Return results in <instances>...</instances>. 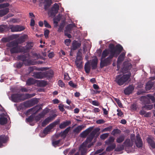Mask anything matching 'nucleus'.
<instances>
[{"instance_id": "nucleus-39", "label": "nucleus", "mask_w": 155, "mask_h": 155, "mask_svg": "<svg viewBox=\"0 0 155 155\" xmlns=\"http://www.w3.org/2000/svg\"><path fill=\"white\" fill-rule=\"evenodd\" d=\"M125 139V136L124 135H121L117 138L116 142L118 143L122 142Z\"/></svg>"}, {"instance_id": "nucleus-5", "label": "nucleus", "mask_w": 155, "mask_h": 155, "mask_svg": "<svg viewBox=\"0 0 155 155\" xmlns=\"http://www.w3.org/2000/svg\"><path fill=\"white\" fill-rule=\"evenodd\" d=\"M60 120H58L50 124L44 129L43 131V133L45 135H47L54 127L58 124Z\"/></svg>"}, {"instance_id": "nucleus-21", "label": "nucleus", "mask_w": 155, "mask_h": 155, "mask_svg": "<svg viewBox=\"0 0 155 155\" xmlns=\"http://www.w3.org/2000/svg\"><path fill=\"white\" fill-rule=\"evenodd\" d=\"M125 56V53L123 52L118 57L117 61V66L120 64L124 60Z\"/></svg>"}, {"instance_id": "nucleus-60", "label": "nucleus", "mask_w": 155, "mask_h": 155, "mask_svg": "<svg viewBox=\"0 0 155 155\" xmlns=\"http://www.w3.org/2000/svg\"><path fill=\"white\" fill-rule=\"evenodd\" d=\"M112 127L111 126H109L107 127H106L104 128L103 131L104 132L106 131H110L112 129Z\"/></svg>"}, {"instance_id": "nucleus-47", "label": "nucleus", "mask_w": 155, "mask_h": 155, "mask_svg": "<svg viewBox=\"0 0 155 155\" xmlns=\"http://www.w3.org/2000/svg\"><path fill=\"white\" fill-rule=\"evenodd\" d=\"M153 108V105H145L142 107V109L145 108L147 110H150Z\"/></svg>"}, {"instance_id": "nucleus-57", "label": "nucleus", "mask_w": 155, "mask_h": 155, "mask_svg": "<svg viewBox=\"0 0 155 155\" xmlns=\"http://www.w3.org/2000/svg\"><path fill=\"white\" fill-rule=\"evenodd\" d=\"M109 48L110 49V54L112 53V51H114V49L115 46H114V45L113 44H110L109 45Z\"/></svg>"}, {"instance_id": "nucleus-4", "label": "nucleus", "mask_w": 155, "mask_h": 155, "mask_svg": "<svg viewBox=\"0 0 155 155\" xmlns=\"http://www.w3.org/2000/svg\"><path fill=\"white\" fill-rule=\"evenodd\" d=\"M140 99L144 104H150V100H151L153 103L155 102L154 97L150 94H148L147 96H142L140 97Z\"/></svg>"}, {"instance_id": "nucleus-9", "label": "nucleus", "mask_w": 155, "mask_h": 155, "mask_svg": "<svg viewBox=\"0 0 155 155\" xmlns=\"http://www.w3.org/2000/svg\"><path fill=\"white\" fill-rule=\"evenodd\" d=\"M10 28L12 32L20 31L25 29L24 26L20 25H11L10 26Z\"/></svg>"}, {"instance_id": "nucleus-44", "label": "nucleus", "mask_w": 155, "mask_h": 155, "mask_svg": "<svg viewBox=\"0 0 155 155\" xmlns=\"http://www.w3.org/2000/svg\"><path fill=\"white\" fill-rule=\"evenodd\" d=\"M23 105L25 107L28 108L32 107L30 100L27 101L23 103Z\"/></svg>"}, {"instance_id": "nucleus-16", "label": "nucleus", "mask_w": 155, "mask_h": 155, "mask_svg": "<svg viewBox=\"0 0 155 155\" xmlns=\"http://www.w3.org/2000/svg\"><path fill=\"white\" fill-rule=\"evenodd\" d=\"M54 74V72L52 71L44 72V78H46L48 79H51L53 77Z\"/></svg>"}, {"instance_id": "nucleus-64", "label": "nucleus", "mask_w": 155, "mask_h": 155, "mask_svg": "<svg viewBox=\"0 0 155 155\" xmlns=\"http://www.w3.org/2000/svg\"><path fill=\"white\" fill-rule=\"evenodd\" d=\"M105 122V121L103 119H99L96 121L97 124H101Z\"/></svg>"}, {"instance_id": "nucleus-42", "label": "nucleus", "mask_w": 155, "mask_h": 155, "mask_svg": "<svg viewBox=\"0 0 155 155\" xmlns=\"http://www.w3.org/2000/svg\"><path fill=\"white\" fill-rule=\"evenodd\" d=\"M18 43V45L19 44H21L23 43L25 41V38L24 36H21L18 38L15 41Z\"/></svg>"}, {"instance_id": "nucleus-38", "label": "nucleus", "mask_w": 155, "mask_h": 155, "mask_svg": "<svg viewBox=\"0 0 155 155\" xmlns=\"http://www.w3.org/2000/svg\"><path fill=\"white\" fill-rule=\"evenodd\" d=\"M82 59V53L80 51H78L77 53V56L75 60L81 61Z\"/></svg>"}, {"instance_id": "nucleus-34", "label": "nucleus", "mask_w": 155, "mask_h": 155, "mask_svg": "<svg viewBox=\"0 0 155 155\" xmlns=\"http://www.w3.org/2000/svg\"><path fill=\"white\" fill-rule=\"evenodd\" d=\"M8 121L7 118L4 117H0V124L1 125H4L6 124Z\"/></svg>"}, {"instance_id": "nucleus-56", "label": "nucleus", "mask_w": 155, "mask_h": 155, "mask_svg": "<svg viewBox=\"0 0 155 155\" xmlns=\"http://www.w3.org/2000/svg\"><path fill=\"white\" fill-rule=\"evenodd\" d=\"M61 140H57L53 141L52 142V145L54 147H55L56 145L59 144Z\"/></svg>"}, {"instance_id": "nucleus-49", "label": "nucleus", "mask_w": 155, "mask_h": 155, "mask_svg": "<svg viewBox=\"0 0 155 155\" xmlns=\"http://www.w3.org/2000/svg\"><path fill=\"white\" fill-rule=\"evenodd\" d=\"M48 112V111L47 110H44L41 113L39 114L38 115L40 117V118H41L43 117Z\"/></svg>"}, {"instance_id": "nucleus-58", "label": "nucleus", "mask_w": 155, "mask_h": 155, "mask_svg": "<svg viewBox=\"0 0 155 155\" xmlns=\"http://www.w3.org/2000/svg\"><path fill=\"white\" fill-rule=\"evenodd\" d=\"M40 85L41 87H45L47 84V82L44 81H41L39 82Z\"/></svg>"}, {"instance_id": "nucleus-41", "label": "nucleus", "mask_w": 155, "mask_h": 155, "mask_svg": "<svg viewBox=\"0 0 155 155\" xmlns=\"http://www.w3.org/2000/svg\"><path fill=\"white\" fill-rule=\"evenodd\" d=\"M114 139L113 137H110L109 139L105 141V143L107 145H110L111 143L114 142Z\"/></svg>"}, {"instance_id": "nucleus-61", "label": "nucleus", "mask_w": 155, "mask_h": 155, "mask_svg": "<svg viewBox=\"0 0 155 155\" xmlns=\"http://www.w3.org/2000/svg\"><path fill=\"white\" fill-rule=\"evenodd\" d=\"M64 41L65 44L67 46H69L70 45L71 40L70 39H66Z\"/></svg>"}, {"instance_id": "nucleus-54", "label": "nucleus", "mask_w": 155, "mask_h": 155, "mask_svg": "<svg viewBox=\"0 0 155 155\" xmlns=\"http://www.w3.org/2000/svg\"><path fill=\"white\" fill-rule=\"evenodd\" d=\"M23 63L22 62H19L15 64L16 67L18 68H21L23 65Z\"/></svg>"}, {"instance_id": "nucleus-51", "label": "nucleus", "mask_w": 155, "mask_h": 155, "mask_svg": "<svg viewBox=\"0 0 155 155\" xmlns=\"http://www.w3.org/2000/svg\"><path fill=\"white\" fill-rule=\"evenodd\" d=\"M9 4L8 3H5L0 4V9L3 8L8 7L9 6Z\"/></svg>"}, {"instance_id": "nucleus-46", "label": "nucleus", "mask_w": 155, "mask_h": 155, "mask_svg": "<svg viewBox=\"0 0 155 155\" xmlns=\"http://www.w3.org/2000/svg\"><path fill=\"white\" fill-rule=\"evenodd\" d=\"M121 132V130L118 129H114L112 131L111 134L112 135L114 136L116 134H120Z\"/></svg>"}, {"instance_id": "nucleus-53", "label": "nucleus", "mask_w": 155, "mask_h": 155, "mask_svg": "<svg viewBox=\"0 0 155 155\" xmlns=\"http://www.w3.org/2000/svg\"><path fill=\"white\" fill-rule=\"evenodd\" d=\"M109 136V134L105 133L101 135L100 136V138L101 139L104 140L106 139Z\"/></svg>"}, {"instance_id": "nucleus-45", "label": "nucleus", "mask_w": 155, "mask_h": 155, "mask_svg": "<svg viewBox=\"0 0 155 155\" xmlns=\"http://www.w3.org/2000/svg\"><path fill=\"white\" fill-rule=\"evenodd\" d=\"M34 116L32 115H31L26 119V121L29 123L32 122L34 120Z\"/></svg>"}, {"instance_id": "nucleus-3", "label": "nucleus", "mask_w": 155, "mask_h": 155, "mask_svg": "<svg viewBox=\"0 0 155 155\" xmlns=\"http://www.w3.org/2000/svg\"><path fill=\"white\" fill-rule=\"evenodd\" d=\"M113 57V56L110 54L107 58H104V59H101L100 63V68H102L104 67L110 65Z\"/></svg>"}, {"instance_id": "nucleus-55", "label": "nucleus", "mask_w": 155, "mask_h": 155, "mask_svg": "<svg viewBox=\"0 0 155 155\" xmlns=\"http://www.w3.org/2000/svg\"><path fill=\"white\" fill-rule=\"evenodd\" d=\"M50 31L48 29H46L44 33V35L46 38H47L48 37V35L49 34Z\"/></svg>"}, {"instance_id": "nucleus-28", "label": "nucleus", "mask_w": 155, "mask_h": 155, "mask_svg": "<svg viewBox=\"0 0 155 155\" xmlns=\"http://www.w3.org/2000/svg\"><path fill=\"white\" fill-rule=\"evenodd\" d=\"M9 12L8 8H5L0 10V17H2L7 14Z\"/></svg>"}, {"instance_id": "nucleus-40", "label": "nucleus", "mask_w": 155, "mask_h": 155, "mask_svg": "<svg viewBox=\"0 0 155 155\" xmlns=\"http://www.w3.org/2000/svg\"><path fill=\"white\" fill-rule=\"evenodd\" d=\"M75 63L77 68L78 69L82 68V61L79 60L75 61Z\"/></svg>"}, {"instance_id": "nucleus-59", "label": "nucleus", "mask_w": 155, "mask_h": 155, "mask_svg": "<svg viewBox=\"0 0 155 155\" xmlns=\"http://www.w3.org/2000/svg\"><path fill=\"white\" fill-rule=\"evenodd\" d=\"M6 28L5 25H0V32H2L4 31Z\"/></svg>"}, {"instance_id": "nucleus-15", "label": "nucleus", "mask_w": 155, "mask_h": 155, "mask_svg": "<svg viewBox=\"0 0 155 155\" xmlns=\"http://www.w3.org/2000/svg\"><path fill=\"white\" fill-rule=\"evenodd\" d=\"M136 146L139 148L143 146V142L139 134L136 136V140L135 141Z\"/></svg>"}, {"instance_id": "nucleus-2", "label": "nucleus", "mask_w": 155, "mask_h": 155, "mask_svg": "<svg viewBox=\"0 0 155 155\" xmlns=\"http://www.w3.org/2000/svg\"><path fill=\"white\" fill-rule=\"evenodd\" d=\"M130 75L124 74L123 75H119L116 76L115 81L120 86L123 85L129 79Z\"/></svg>"}, {"instance_id": "nucleus-22", "label": "nucleus", "mask_w": 155, "mask_h": 155, "mask_svg": "<svg viewBox=\"0 0 155 155\" xmlns=\"http://www.w3.org/2000/svg\"><path fill=\"white\" fill-rule=\"evenodd\" d=\"M71 124V122L70 120H67L61 123L59 126V127L61 129H64L66 127L69 125Z\"/></svg>"}, {"instance_id": "nucleus-31", "label": "nucleus", "mask_w": 155, "mask_h": 155, "mask_svg": "<svg viewBox=\"0 0 155 155\" xmlns=\"http://www.w3.org/2000/svg\"><path fill=\"white\" fill-rule=\"evenodd\" d=\"M116 146L115 143H112L107 147L106 149V151L107 152L111 151L115 148Z\"/></svg>"}, {"instance_id": "nucleus-8", "label": "nucleus", "mask_w": 155, "mask_h": 155, "mask_svg": "<svg viewBox=\"0 0 155 155\" xmlns=\"http://www.w3.org/2000/svg\"><path fill=\"white\" fill-rule=\"evenodd\" d=\"M56 114H52L46 118L42 123L41 126L42 127H45L50 122L53 120L57 116Z\"/></svg>"}, {"instance_id": "nucleus-25", "label": "nucleus", "mask_w": 155, "mask_h": 155, "mask_svg": "<svg viewBox=\"0 0 155 155\" xmlns=\"http://www.w3.org/2000/svg\"><path fill=\"white\" fill-rule=\"evenodd\" d=\"M84 127V126L83 125L78 126L73 130V132L75 134H78Z\"/></svg>"}, {"instance_id": "nucleus-50", "label": "nucleus", "mask_w": 155, "mask_h": 155, "mask_svg": "<svg viewBox=\"0 0 155 155\" xmlns=\"http://www.w3.org/2000/svg\"><path fill=\"white\" fill-rule=\"evenodd\" d=\"M30 101H31L32 106L35 104H37L38 102V101L36 98L33 99L31 100H30Z\"/></svg>"}, {"instance_id": "nucleus-27", "label": "nucleus", "mask_w": 155, "mask_h": 155, "mask_svg": "<svg viewBox=\"0 0 155 155\" xmlns=\"http://www.w3.org/2000/svg\"><path fill=\"white\" fill-rule=\"evenodd\" d=\"M154 83L150 81H148L146 84L145 89L147 91L151 89L153 86Z\"/></svg>"}, {"instance_id": "nucleus-33", "label": "nucleus", "mask_w": 155, "mask_h": 155, "mask_svg": "<svg viewBox=\"0 0 155 155\" xmlns=\"http://www.w3.org/2000/svg\"><path fill=\"white\" fill-rule=\"evenodd\" d=\"M7 138L5 135L0 136V142L3 144L7 142Z\"/></svg>"}, {"instance_id": "nucleus-30", "label": "nucleus", "mask_w": 155, "mask_h": 155, "mask_svg": "<svg viewBox=\"0 0 155 155\" xmlns=\"http://www.w3.org/2000/svg\"><path fill=\"white\" fill-rule=\"evenodd\" d=\"M16 45H18L17 43L15 41H12L11 42L7 43L6 46L9 48H13Z\"/></svg>"}, {"instance_id": "nucleus-20", "label": "nucleus", "mask_w": 155, "mask_h": 155, "mask_svg": "<svg viewBox=\"0 0 155 155\" xmlns=\"http://www.w3.org/2000/svg\"><path fill=\"white\" fill-rule=\"evenodd\" d=\"M98 63V59L96 57L93 59L91 62V65L93 70H94L97 68Z\"/></svg>"}, {"instance_id": "nucleus-11", "label": "nucleus", "mask_w": 155, "mask_h": 155, "mask_svg": "<svg viewBox=\"0 0 155 155\" xmlns=\"http://www.w3.org/2000/svg\"><path fill=\"white\" fill-rule=\"evenodd\" d=\"M132 67L131 64L125 62L123 63V67L122 69V71L123 73H126L128 72Z\"/></svg>"}, {"instance_id": "nucleus-1", "label": "nucleus", "mask_w": 155, "mask_h": 155, "mask_svg": "<svg viewBox=\"0 0 155 155\" xmlns=\"http://www.w3.org/2000/svg\"><path fill=\"white\" fill-rule=\"evenodd\" d=\"M35 96L34 94H13L11 95V101L14 102H18L21 101H24L25 100L31 98Z\"/></svg>"}, {"instance_id": "nucleus-26", "label": "nucleus", "mask_w": 155, "mask_h": 155, "mask_svg": "<svg viewBox=\"0 0 155 155\" xmlns=\"http://www.w3.org/2000/svg\"><path fill=\"white\" fill-rule=\"evenodd\" d=\"M81 45V44L80 43H78L76 41L73 42L72 44V49L73 50H75L80 47Z\"/></svg>"}, {"instance_id": "nucleus-43", "label": "nucleus", "mask_w": 155, "mask_h": 155, "mask_svg": "<svg viewBox=\"0 0 155 155\" xmlns=\"http://www.w3.org/2000/svg\"><path fill=\"white\" fill-rule=\"evenodd\" d=\"M71 127H69L66 128L61 133V136H66L68 134L71 129Z\"/></svg>"}, {"instance_id": "nucleus-24", "label": "nucleus", "mask_w": 155, "mask_h": 155, "mask_svg": "<svg viewBox=\"0 0 155 155\" xmlns=\"http://www.w3.org/2000/svg\"><path fill=\"white\" fill-rule=\"evenodd\" d=\"M52 3L51 0H45V5L44 6L45 10V11L48 10Z\"/></svg>"}, {"instance_id": "nucleus-32", "label": "nucleus", "mask_w": 155, "mask_h": 155, "mask_svg": "<svg viewBox=\"0 0 155 155\" xmlns=\"http://www.w3.org/2000/svg\"><path fill=\"white\" fill-rule=\"evenodd\" d=\"M147 141L152 148L153 149L155 148V142L153 140L150 138H148Z\"/></svg>"}, {"instance_id": "nucleus-12", "label": "nucleus", "mask_w": 155, "mask_h": 155, "mask_svg": "<svg viewBox=\"0 0 155 155\" xmlns=\"http://www.w3.org/2000/svg\"><path fill=\"white\" fill-rule=\"evenodd\" d=\"M33 46L32 42H28L27 43L26 45L25 46H21L23 53L28 52L30 49H31Z\"/></svg>"}, {"instance_id": "nucleus-18", "label": "nucleus", "mask_w": 155, "mask_h": 155, "mask_svg": "<svg viewBox=\"0 0 155 155\" xmlns=\"http://www.w3.org/2000/svg\"><path fill=\"white\" fill-rule=\"evenodd\" d=\"M134 87L132 85H130L124 91V93L126 95H129L134 90Z\"/></svg>"}, {"instance_id": "nucleus-14", "label": "nucleus", "mask_w": 155, "mask_h": 155, "mask_svg": "<svg viewBox=\"0 0 155 155\" xmlns=\"http://www.w3.org/2000/svg\"><path fill=\"white\" fill-rule=\"evenodd\" d=\"M93 129V127H90L85 130L83 131L80 134V136L83 138H85L91 132Z\"/></svg>"}, {"instance_id": "nucleus-48", "label": "nucleus", "mask_w": 155, "mask_h": 155, "mask_svg": "<svg viewBox=\"0 0 155 155\" xmlns=\"http://www.w3.org/2000/svg\"><path fill=\"white\" fill-rule=\"evenodd\" d=\"M64 25V24L63 23H61L60 24L59 28L58 30V32H60L63 31Z\"/></svg>"}, {"instance_id": "nucleus-36", "label": "nucleus", "mask_w": 155, "mask_h": 155, "mask_svg": "<svg viewBox=\"0 0 155 155\" xmlns=\"http://www.w3.org/2000/svg\"><path fill=\"white\" fill-rule=\"evenodd\" d=\"M74 25L72 24H69L65 28V30L64 31H68L69 33H70L72 28L74 27Z\"/></svg>"}, {"instance_id": "nucleus-29", "label": "nucleus", "mask_w": 155, "mask_h": 155, "mask_svg": "<svg viewBox=\"0 0 155 155\" xmlns=\"http://www.w3.org/2000/svg\"><path fill=\"white\" fill-rule=\"evenodd\" d=\"M84 68L85 72L87 74L89 73L91 70V67L89 62H87L85 64Z\"/></svg>"}, {"instance_id": "nucleus-13", "label": "nucleus", "mask_w": 155, "mask_h": 155, "mask_svg": "<svg viewBox=\"0 0 155 155\" xmlns=\"http://www.w3.org/2000/svg\"><path fill=\"white\" fill-rule=\"evenodd\" d=\"M10 51L12 54L20 52L23 53L21 46H18V45H16L13 48H11L10 49Z\"/></svg>"}, {"instance_id": "nucleus-19", "label": "nucleus", "mask_w": 155, "mask_h": 155, "mask_svg": "<svg viewBox=\"0 0 155 155\" xmlns=\"http://www.w3.org/2000/svg\"><path fill=\"white\" fill-rule=\"evenodd\" d=\"M29 56V54L20 55L18 56V60L22 61L23 62L28 61V60L27 58Z\"/></svg>"}, {"instance_id": "nucleus-6", "label": "nucleus", "mask_w": 155, "mask_h": 155, "mask_svg": "<svg viewBox=\"0 0 155 155\" xmlns=\"http://www.w3.org/2000/svg\"><path fill=\"white\" fill-rule=\"evenodd\" d=\"M100 130V129L99 128H97L94 129L91 132L90 134L87 137L86 140L84 142L87 145L88 143L91 142L94 137L95 135L97 133L99 132Z\"/></svg>"}, {"instance_id": "nucleus-10", "label": "nucleus", "mask_w": 155, "mask_h": 155, "mask_svg": "<svg viewBox=\"0 0 155 155\" xmlns=\"http://www.w3.org/2000/svg\"><path fill=\"white\" fill-rule=\"evenodd\" d=\"M59 6L57 3H55L52 7L50 11V15L51 16H55L58 13L59 9Z\"/></svg>"}, {"instance_id": "nucleus-7", "label": "nucleus", "mask_w": 155, "mask_h": 155, "mask_svg": "<svg viewBox=\"0 0 155 155\" xmlns=\"http://www.w3.org/2000/svg\"><path fill=\"white\" fill-rule=\"evenodd\" d=\"M123 49V47L121 45L119 44L115 46L114 50V51H112V53L110 54L112 55L113 57H117L121 53Z\"/></svg>"}, {"instance_id": "nucleus-63", "label": "nucleus", "mask_w": 155, "mask_h": 155, "mask_svg": "<svg viewBox=\"0 0 155 155\" xmlns=\"http://www.w3.org/2000/svg\"><path fill=\"white\" fill-rule=\"evenodd\" d=\"M44 24L45 26V27L48 28H51V26L49 24L47 21L46 20H44Z\"/></svg>"}, {"instance_id": "nucleus-35", "label": "nucleus", "mask_w": 155, "mask_h": 155, "mask_svg": "<svg viewBox=\"0 0 155 155\" xmlns=\"http://www.w3.org/2000/svg\"><path fill=\"white\" fill-rule=\"evenodd\" d=\"M35 83V80L32 78H30L26 81V84L30 86L31 84H33Z\"/></svg>"}, {"instance_id": "nucleus-23", "label": "nucleus", "mask_w": 155, "mask_h": 155, "mask_svg": "<svg viewBox=\"0 0 155 155\" xmlns=\"http://www.w3.org/2000/svg\"><path fill=\"white\" fill-rule=\"evenodd\" d=\"M34 77L37 79H42L44 78V72H36L34 73Z\"/></svg>"}, {"instance_id": "nucleus-17", "label": "nucleus", "mask_w": 155, "mask_h": 155, "mask_svg": "<svg viewBox=\"0 0 155 155\" xmlns=\"http://www.w3.org/2000/svg\"><path fill=\"white\" fill-rule=\"evenodd\" d=\"M83 143L79 147V150L81 152V155H84L86 151V148L87 145Z\"/></svg>"}, {"instance_id": "nucleus-52", "label": "nucleus", "mask_w": 155, "mask_h": 155, "mask_svg": "<svg viewBox=\"0 0 155 155\" xmlns=\"http://www.w3.org/2000/svg\"><path fill=\"white\" fill-rule=\"evenodd\" d=\"M115 100L117 103V104H118V106L120 107H123V105L121 103L120 101V100L118 99L115 98L114 99Z\"/></svg>"}, {"instance_id": "nucleus-62", "label": "nucleus", "mask_w": 155, "mask_h": 155, "mask_svg": "<svg viewBox=\"0 0 155 155\" xmlns=\"http://www.w3.org/2000/svg\"><path fill=\"white\" fill-rule=\"evenodd\" d=\"M69 85L74 88H76L77 87V85L74 84L72 81H70L68 83Z\"/></svg>"}, {"instance_id": "nucleus-37", "label": "nucleus", "mask_w": 155, "mask_h": 155, "mask_svg": "<svg viewBox=\"0 0 155 155\" xmlns=\"http://www.w3.org/2000/svg\"><path fill=\"white\" fill-rule=\"evenodd\" d=\"M109 54V51L107 49L104 50L102 53L101 57V59H103L107 57Z\"/></svg>"}]
</instances>
